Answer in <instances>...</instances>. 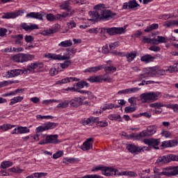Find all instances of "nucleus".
Instances as JSON below:
<instances>
[{
	"mask_svg": "<svg viewBox=\"0 0 178 178\" xmlns=\"http://www.w3.org/2000/svg\"><path fill=\"white\" fill-rule=\"evenodd\" d=\"M88 15L90 18H88L89 22H98V20H111L116 16V13L110 10H99L95 11H89Z\"/></svg>",
	"mask_w": 178,
	"mask_h": 178,
	"instance_id": "obj_1",
	"label": "nucleus"
},
{
	"mask_svg": "<svg viewBox=\"0 0 178 178\" xmlns=\"http://www.w3.org/2000/svg\"><path fill=\"white\" fill-rule=\"evenodd\" d=\"M43 67L42 63H31L27 68L23 70H11L7 72L8 77H16L19 76V74H23L24 73H31L35 69H42Z\"/></svg>",
	"mask_w": 178,
	"mask_h": 178,
	"instance_id": "obj_2",
	"label": "nucleus"
},
{
	"mask_svg": "<svg viewBox=\"0 0 178 178\" xmlns=\"http://www.w3.org/2000/svg\"><path fill=\"white\" fill-rule=\"evenodd\" d=\"M178 70V63L176 64L175 67L170 66L167 70H154L152 72H145L141 74L140 79H146V77H159V76H165L166 72L170 73H173V72H177Z\"/></svg>",
	"mask_w": 178,
	"mask_h": 178,
	"instance_id": "obj_3",
	"label": "nucleus"
},
{
	"mask_svg": "<svg viewBox=\"0 0 178 178\" xmlns=\"http://www.w3.org/2000/svg\"><path fill=\"white\" fill-rule=\"evenodd\" d=\"M156 133V126L155 125H150L148 126L146 129V130H143L139 134H132L130 135V137L131 138H134V140H143L144 137H152L154 134Z\"/></svg>",
	"mask_w": 178,
	"mask_h": 178,
	"instance_id": "obj_4",
	"label": "nucleus"
},
{
	"mask_svg": "<svg viewBox=\"0 0 178 178\" xmlns=\"http://www.w3.org/2000/svg\"><path fill=\"white\" fill-rule=\"evenodd\" d=\"M161 93L159 92H147L142 93L139 96V100L142 104H151V102H155L159 98Z\"/></svg>",
	"mask_w": 178,
	"mask_h": 178,
	"instance_id": "obj_5",
	"label": "nucleus"
},
{
	"mask_svg": "<svg viewBox=\"0 0 178 178\" xmlns=\"http://www.w3.org/2000/svg\"><path fill=\"white\" fill-rule=\"evenodd\" d=\"M127 26L123 27H112V28H101V33H107L109 35H117L118 34H123L125 33Z\"/></svg>",
	"mask_w": 178,
	"mask_h": 178,
	"instance_id": "obj_6",
	"label": "nucleus"
},
{
	"mask_svg": "<svg viewBox=\"0 0 178 178\" xmlns=\"http://www.w3.org/2000/svg\"><path fill=\"white\" fill-rule=\"evenodd\" d=\"M171 161L178 162V156L176 154H170L168 156H160L156 159L155 165L162 166V165H165V163H169V162H171Z\"/></svg>",
	"mask_w": 178,
	"mask_h": 178,
	"instance_id": "obj_7",
	"label": "nucleus"
},
{
	"mask_svg": "<svg viewBox=\"0 0 178 178\" xmlns=\"http://www.w3.org/2000/svg\"><path fill=\"white\" fill-rule=\"evenodd\" d=\"M57 126L58 124L55 122H47L41 126L36 127L35 131L36 133H42V131H47V130H52L56 129Z\"/></svg>",
	"mask_w": 178,
	"mask_h": 178,
	"instance_id": "obj_8",
	"label": "nucleus"
},
{
	"mask_svg": "<svg viewBox=\"0 0 178 178\" xmlns=\"http://www.w3.org/2000/svg\"><path fill=\"white\" fill-rule=\"evenodd\" d=\"M144 144L146 145H149V147H153L154 149H159V144H161V139L160 138H145L143 140Z\"/></svg>",
	"mask_w": 178,
	"mask_h": 178,
	"instance_id": "obj_9",
	"label": "nucleus"
},
{
	"mask_svg": "<svg viewBox=\"0 0 178 178\" xmlns=\"http://www.w3.org/2000/svg\"><path fill=\"white\" fill-rule=\"evenodd\" d=\"M120 172L113 167H106L104 166V168L103 170V175L106 177L109 176H116V177H120Z\"/></svg>",
	"mask_w": 178,
	"mask_h": 178,
	"instance_id": "obj_10",
	"label": "nucleus"
},
{
	"mask_svg": "<svg viewBox=\"0 0 178 178\" xmlns=\"http://www.w3.org/2000/svg\"><path fill=\"white\" fill-rule=\"evenodd\" d=\"M43 16H45V13L40 11L39 13H30L26 14V17L30 19H37L38 20H44Z\"/></svg>",
	"mask_w": 178,
	"mask_h": 178,
	"instance_id": "obj_11",
	"label": "nucleus"
},
{
	"mask_svg": "<svg viewBox=\"0 0 178 178\" xmlns=\"http://www.w3.org/2000/svg\"><path fill=\"white\" fill-rule=\"evenodd\" d=\"M23 13H24V12L22 10L13 13H7L2 15V19H15V17L20 16V15H23Z\"/></svg>",
	"mask_w": 178,
	"mask_h": 178,
	"instance_id": "obj_12",
	"label": "nucleus"
},
{
	"mask_svg": "<svg viewBox=\"0 0 178 178\" xmlns=\"http://www.w3.org/2000/svg\"><path fill=\"white\" fill-rule=\"evenodd\" d=\"M94 143V139L92 138H89L86 142L83 143L81 146V149L82 151H88L92 147V143Z\"/></svg>",
	"mask_w": 178,
	"mask_h": 178,
	"instance_id": "obj_13",
	"label": "nucleus"
},
{
	"mask_svg": "<svg viewBox=\"0 0 178 178\" xmlns=\"http://www.w3.org/2000/svg\"><path fill=\"white\" fill-rule=\"evenodd\" d=\"M20 27L25 30V31H33V30H38L39 29L37 24H30V25H28L26 23L21 24Z\"/></svg>",
	"mask_w": 178,
	"mask_h": 178,
	"instance_id": "obj_14",
	"label": "nucleus"
},
{
	"mask_svg": "<svg viewBox=\"0 0 178 178\" xmlns=\"http://www.w3.org/2000/svg\"><path fill=\"white\" fill-rule=\"evenodd\" d=\"M70 104L73 108H79L80 105H83V101H81V98L80 97H74L70 101Z\"/></svg>",
	"mask_w": 178,
	"mask_h": 178,
	"instance_id": "obj_15",
	"label": "nucleus"
},
{
	"mask_svg": "<svg viewBox=\"0 0 178 178\" xmlns=\"http://www.w3.org/2000/svg\"><path fill=\"white\" fill-rule=\"evenodd\" d=\"M60 29V26L58 24L54 25V27L49 30L43 31L42 34L43 35H49V34H55Z\"/></svg>",
	"mask_w": 178,
	"mask_h": 178,
	"instance_id": "obj_16",
	"label": "nucleus"
},
{
	"mask_svg": "<svg viewBox=\"0 0 178 178\" xmlns=\"http://www.w3.org/2000/svg\"><path fill=\"white\" fill-rule=\"evenodd\" d=\"M47 144H58V135H50L46 137Z\"/></svg>",
	"mask_w": 178,
	"mask_h": 178,
	"instance_id": "obj_17",
	"label": "nucleus"
},
{
	"mask_svg": "<svg viewBox=\"0 0 178 178\" xmlns=\"http://www.w3.org/2000/svg\"><path fill=\"white\" fill-rule=\"evenodd\" d=\"M60 9L63 10H65L66 12L74 11V10L72 9V6H70V1H65L63 3L60 5Z\"/></svg>",
	"mask_w": 178,
	"mask_h": 178,
	"instance_id": "obj_18",
	"label": "nucleus"
},
{
	"mask_svg": "<svg viewBox=\"0 0 178 178\" xmlns=\"http://www.w3.org/2000/svg\"><path fill=\"white\" fill-rule=\"evenodd\" d=\"M97 120H98V118L90 117L83 120V126H91L92 124H94Z\"/></svg>",
	"mask_w": 178,
	"mask_h": 178,
	"instance_id": "obj_19",
	"label": "nucleus"
},
{
	"mask_svg": "<svg viewBox=\"0 0 178 178\" xmlns=\"http://www.w3.org/2000/svg\"><path fill=\"white\" fill-rule=\"evenodd\" d=\"M128 151L131 152V154H134L135 152H140L143 148L140 149V147L136 146V145H128L127 147Z\"/></svg>",
	"mask_w": 178,
	"mask_h": 178,
	"instance_id": "obj_20",
	"label": "nucleus"
},
{
	"mask_svg": "<svg viewBox=\"0 0 178 178\" xmlns=\"http://www.w3.org/2000/svg\"><path fill=\"white\" fill-rule=\"evenodd\" d=\"M154 57L149 54L145 55L140 58V60L142 62H145V63H149V62H154Z\"/></svg>",
	"mask_w": 178,
	"mask_h": 178,
	"instance_id": "obj_21",
	"label": "nucleus"
},
{
	"mask_svg": "<svg viewBox=\"0 0 178 178\" xmlns=\"http://www.w3.org/2000/svg\"><path fill=\"white\" fill-rule=\"evenodd\" d=\"M120 176H128V177H137V173L133 171H122L120 172Z\"/></svg>",
	"mask_w": 178,
	"mask_h": 178,
	"instance_id": "obj_22",
	"label": "nucleus"
},
{
	"mask_svg": "<svg viewBox=\"0 0 178 178\" xmlns=\"http://www.w3.org/2000/svg\"><path fill=\"white\" fill-rule=\"evenodd\" d=\"M31 59H34V56L33 55L21 54V63L28 62V60H31Z\"/></svg>",
	"mask_w": 178,
	"mask_h": 178,
	"instance_id": "obj_23",
	"label": "nucleus"
},
{
	"mask_svg": "<svg viewBox=\"0 0 178 178\" xmlns=\"http://www.w3.org/2000/svg\"><path fill=\"white\" fill-rule=\"evenodd\" d=\"M69 100H60V102L56 106V108L58 109H65V108H67V106H69Z\"/></svg>",
	"mask_w": 178,
	"mask_h": 178,
	"instance_id": "obj_24",
	"label": "nucleus"
},
{
	"mask_svg": "<svg viewBox=\"0 0 178 178\" xmlns=\"http://www.w3.org/2000/svg\"><path fill=\"white\" fill-rule=\"evenodd\" d=\"M104 68V65H99L97 67H92L86 70L88 73H97L99 70Z\"/></svg>",
	"mask_w": 178,
	"mask_h": 178,
	"instance_id": "obj_25",
	"label": "nucleus"
},
{
	"mask_svg": "<svg viewBox=\"0 0 178 178\" xmlns=\"http://www.w3.org/2000/svg\"><path fill=\"white\" fill-rule=\"evenodd\" d=\"M149 106V108H155V109H159V108H166V106H168V104H164L162 102H155L150 104Z\"/></svg>",
	"mask_w": 178,
	"mask_h": 178,
	"instance_id": "obj_26",
	"label": "nucleus"
},
{
	"mask_svg": "<svg viewBox=\"0 0 178 178\" xmlns=\"http://www.w3.org/2000/svg\"><path fill=\"white\" fill-rule=\"evenodd\" d=\"M24 99V97L22 96H17L10 99L9 105H15V104H17L18 102H22Z\"/></svg>",
	"mask_w": 178,
	"mask_h": 178,
	"instance_id": "obj_27",
	"label": "nucleus"
},
{
	"mask_svg": "<svg viewBox=\"0 0 178 178\" xmlns=\"http://www.w3.org/2000/svg\"><path fill=\"white\" fill-rule=\"evenodd\" d=\"M158 39L154 38V45H158L162 42H168V38L163 36H157Z\"/></svg>",
	"mask_w": 178,
	"mask_h": 178,
	"instance_id": "obj_28",
	"label": "nucleus"
},
{
	"mask_svg": "<svg viewBox=\"0 0 178 178\" xmlns=\"http://www.w3.org/2000/svg\"><path fill=\"white\" fill-rule=\"evenodd\" d=\"M171 168H165L163 169V172H161L162 176H166L167 177H172Z\"/></svg>",
	"mask_w": 178,
	"mask_h": 178,
	"instance_id": "obj_29",
	"label": "nucleus"
},
{
	"mask_svg": "<svg viewBox=\"0 0 178 178\" xmlns=\"http://www.w3.org/2000/svg\"><path fill=\"white\" fill-rule=\"evenodd\" d=\"M125 56L127 59V62H133L134 58L137 56V52L135 51L134 53H128L125 54Z\"/></svg>",
	"mask_w": 178,
	"mask_h": 178,
	"instance_id": "obj_30",
	"label": "nucleus"
},
{
	"mask_svg": "<svg viewBox=\"0 0 178 178\" xmlns=\"http://www.w3.org/2000/svg\"><path fill=\"white\" fill-rule=\"evenodd\" d=\"M19 134H27L30 131V129L27 127H17Z\"/></svg>",
	"mask_w": 178,
	"mask_h": 178,
	"instance_id": "obj_31",
	"label": "nucleus"
},
{
	"mask_svg": "<svg viewBox=\"0 0 178 178\" xmlns=\"http://www.w3.org/2000/svg\"><path fill=\"white\" fill-rule=\"evenodd\" d=\"M158 27H159V25L158 24H152L150 26L146 27L144 31L145 33H149L150 31H152V30H156Z\"/></svg>",
	"mask_w": 178,
	"mask_h": 178,
	"instance_id": "obj_32",
	"label": "nucleus"
},
{
	"mask_svg": "<svg viewBox=\"0 0 178 178\" xmlns=\"http://www.w3.org/2000/svg\"><path fill=\"white\" fill-rule=\"evenodd\" d=\"M10 166H13L12 161H4L1 163V168H2V169H8V168H10Z\"/></svg>",
	"mask_w": 178,
	"mask_h": 178,
	"instance_id": "obj_33",
	"label": "nucleus"
},
{
	"mask_svg": "<svg viewBox=\"0 0 178 178\" xmlns=\"http://www.w3.org/2000/svg\"><path fill=\"white\" fill-rule=\"evenodd\" d=\"M110 120H118V122H122V117L119 114H111L108 116Z\"/></svg>",
	"mask_w": 178,
	"mask_h": 178,
	"instance_id": "obj_34",
	"label": "nucleus"
},
{
	"mask_svg": "<svg viewBox=\"0 0 178 178\" xmlns=\"http://www.w3.org/2000/svg\"><path fill=\"white\" fill-rule=\"evenodd\" d=\"M10 172H12L13 173H23V172H24V170L20 168V167L19 166H14L11 168L9 169Z\"/></svg>",
	"mask_w": 178,
	"mask_h": 178,
	"instance_id": "obj_35",
	"label": "nucleus"
},
{
	"mask_svg": "<svg viewBox=\"0 0 178 178\" xmlns=\"http://www.w3.org/2000/svg\"><path fill=\"white\" fill-rule=\"evenodd\" d=\"M87 80L90 81V83H101V81H102L101 76H90Z\"/></svg>",
	"mask_w": 178,
	"mask_h": 178,
	"instance_id": "obj_36",
	"label": "nucleus"
},
{
	"mask_svg": "<svg viewBox=\"0 0 178 178\" xmlns=\"http://www.w3.org/2000/svg\"><path fill=\"white\" fill-rule=\"evenodd\" d=\"M72 45H73L72 40L63 41L60 44H58V47H63L64 48H66L67 47H72Z\"/></svg>",
	"mask_w": 178,
	"mask_h": 178,
	"instance_id": "obj_37",
	"label": "nucleus"
},
{
	"mask_svg": "<svg viewBox=\"0 0 178 178\" xmlns=\"http://www.w3.org/2000/svg\"><path fill=\"white\" fill-rule=\"evenodd\" d=\"M166 108L172 109L173 112L178 113V104H167Z\"/></svg>",
	"mask_w": 178,
	"mask_h": 178,
	"instance_id": "obj_38",
	"label": "nucleus"
},
{
	"mask_svg": "<svg viewBox=\"0 0 178 178\" xmlns=\"http://www.w3.org/2000/svg\"><path fill=\"white\" fill-rule=\"evenodd\" d=\"M95 123H96L97 126H98V127H108V121H106V120L99 121L98 120H97L95 121Z\"/></svg>",
	"mask_w": 178,
	"mask_h": 178,
	"instance_id": "obj_39",
	"label": "nucleus"
},
{
	"mask_svg": "<svg viewBox=\"0 0 178 178\" xmlns=\"http://www.w3.org/2000/svg\"><path fill=\"white\" fill-rule=\"evenodd\" d=\"M76 87H78V88L81 89V88H84V87H88L89 84L85 81H81L76 83Z\"/></svg>",
	"mask_w": 178,
	"mask_h": 178,
	"instance_id": "obj_40",
	"label": "nucleus"
},
{
	"mask_svg": "<svg viewBox=\"0 0 178 178\" xmlns=\"http://www.w3.org/2000/svg\"><path fill=\"white\" fill-rule=\"evenodd\" d=\"M104 167L105 166H104L103 165H96L92 168V172H99V170H100L103 174Z\"/></svg>",
	"mask_w": 178,
	"mask_h": 178,
	"instance_id": "obj_41",
	"label": "nucleus"
},
{
	"mask_svg": "<svg viewBox=\"0 0 178 178\" xmlns=\"http://www.w3.org/2000/svg\"><path fill=\"white\" fill-rule=\"evenodd\" d=\"M138 6H140V4H138L136 0L129 1V8L130 9H134V8H137Z\"/></svg>",
	"mask_w": 178,
	"mask_h": 178,
	"instance_id": "obj_42",
	"label": "nucleus"
},
{
	"mask_svg": "<svg viewBox=\"0 0 178 178\" xmlns=\"http://www.w3.org/2000/svg\"><path fill=\"white\" fill-rule=\"evenodd\" d=\"M13 127H16V125H13L10 124H3V131H8V130H10L13 129Z\"/></svg>",
	"mask_w": 178,
	"mask_h": 178,
	"instance_id": "obj_43",
	"label": "nucleus"
},
{
	"mask_svg": "<svg viewBox=\"0 0 178 178\" xmlns=\"http://www.w3.org/2000/svg\"><path fill=\"white\" fill-rule=\"evenodd\" d=\"M104 71L106 72V73H113V72H116V67H105Z\"/></svg>",
	"mask_w": 178,
	"mask_h": 178,
	"instance_id": "obj_44",
	"label": "nucleus"
},
{
	"mask_svg": "<svg viewBox=\"0 0 178 178\" xmlns=\"http://www.w3.org/2000/svg\"><path fill=\"white\" fill-rule=\"evenodd\" d=\"M161 134L162 137H165V138H170V136H172V133L166 130H162Z\"/></svg>",
	"mask_w": 178,
	"mask_h": 178,
	"instance_id": "obj_45",
	"label": "nucleus"
},
{
	"mask_svg": "<svg viewBox=\"0 0 178 178\" xmlns=\"http://www.w3.org/2000/svg\"><path fill=\"white\" fill-rule=\"evenodd\" d=\"M76 161L74 158L64 157L63 159V163H73Z\"/></svg>",
	"mask_w": 178,
	"mask_h": 178,
	"instance_id": "obj_46",
	"label": "nucleus"
},
{
	"mask_svg": "<svg viewBox=\"0 0 178 178\" xmlns=\"http://www.w3.org/2000/svg\"><path fill=\"white\" fill-rule=\"evenodd\" d=\"M74 15V11H66L61 14L62 17H70Z\"/></svg>",
	"mask_w": 178,
	"mask_h": 178,
	"instance_id": "obj_47",
	"label": "nucleus"
},
{
	"mask_svg": "<svg viewBox=\"0 0 178 178\" xmlns=\"http://www.w3.org/2000/svg\"><path fill=\"white\" fill-rule=\"evenodd\" d=\"M143 42L145 44H153L155 42V38H145L144 37L143 39Z\"/></svg>",
	"mask_w": 178,
	"mask_h": 178,
	"instance_id": "obj_48",
	"label": "nucleus"
},
{
	"mask_svg": "<svg viewBox=\"0 0 178 178\" xmlns=\"http://www.w3.org/2000/svg\"><path fill=\"white\" fill-rule=\"evenodd\" d=\"M12 59L13 60H14V62L22 63V54H18L17 55H15L13 56Z\"/></svg>",
	"mask_w": 178,
	"mask_h": 178,
	"instance_id": "obj_49",
	"label": "nucleus"
},
{
	"mask_svg": "<svg viewBox=\"0 0 178 178\" xmlns=\"http://www.w3.org/2000/svg\"><path fill=\"white\" fill-rule=\"evenodd\" d=\"M62 69H67L70 65H72V61L70 60L65 61L63 63H61Z\"/></svg>",
	"mask_w": 178,
	"mask_h": 178,
	"instance_id": "obj_50",
	"label": "nucleus"
},
{
	"mask_svg": "<svg viewBox=\"0 0 178 178\" xmlns=\"http://www.w3.org/2000/svg\"><path fill=\"white\" fill-rule=\"evenodd\" d=\"M136 107H131V106H127L124 108L125 113H132V112H135Z\"/></svg>",
	"mask_w": 178,
	"mask_h": 178,
	"instance_id": "obj_51",
	"label": "nucleus"
},
{
	"mask_svg": "<svg viewBox=\"0 0 178 178\" xmlns=\"http://www.w3.org/2000/svg\"><path fill=\"white\" fill-rule=\"evenodd\" d=\"M133 92H136L135 90H120L118 94H133Z\"/></svg>",
	"mask_w": 178,
	"mask_h": 178,
	"instance_id": "obj_52",
	"label": "nucleus"
},
{
	"mask_svg": "<svg viewBox=\"0 0 178 178\" xmlns=\"http://www.w3.org/2000/svg\"><path fill=\"white\" fill-rule=\"evenodd\" d=\"M37 119L39 120H49V119H54V117L52 115H37Z\"/></svg>",
	"mask_w": 178,
	"mask_h": 178,
	"instance_id": "obj_53",
	"label": "nucleus"
},
{
	"mask_svg": "<svg viewBox=\"0 0 178 178\" xmlns=\"http://www.w3.org/2000/svg\"><path fill=\"white\" fill-rule=\"evenodd\" d=\"M171 168V177L177 176L178 175V166L170 167Z\"/></svg>",
	"mask_w": 178,
	"mask_h": 178,
	"instance_id": "obj_54",
	"label": "nucleus"
},
{
	"mask_svg": "<svg viewBox=\"0 0 178 178\" xmlns=\"http://www.w3.org/2000/svg\"><path fill=\"white\" fill-rule=\"evenodd\" d=\"M49 58L54 59L55 60H62V56L58 54H49Z\"/></svg>",
	"mask_w": 178,
	"mask_h": 178,
	"instance_id": "obj_55",
	"label": "nucleus"
},
{
	"mask_svg": "<svg viewBox=\"0 0 178 178\" xmlns=\"http://www.w3.org/2000/svg\"><path fill=\"white\" fill-rule=\"evenodd\" d=\"M46 18L49 22H54V20H56V17H55V15L52 13L47 14L46 15Z\"/></svg>",
	"mask_w": 178,
	"mask_h": 178,
	"instance_id": "obj_56",
	"label": "nucleus"
},
{
	"mask_svg": "<svg viewBox=\"0 0 178 178\" xmlns=\"http://www.w3.org/2000/svg\"><path fill=\"white\" fill-rule=\"evenodd\" d=\"M115 108V105H113V104L110 103V104H105V105L103 106L102 110H103V111H106V110H108V109H112V108Z\"/></svg>",
	"mask_w": 178,
	"mask_h": 178,
	"instance_id": "obj_57",
	"label": "nucleus"
},
{
	"mask_svg": "<svg viewBox=\"0 0 178 178\" xmlns=\"http://www.w3.org/2000/svg\"><path fill=\"white\" fill-rule=\"evenodd\" d=\"M163 26L165 27H173V26H175V21L174 20L167 21L164 23Z\"/></svg>",
	"mask_w": 178,
	"mask_h": 178,
	"instance_id": "obj_58",
	"label": "nucleus"
},
{
	"mask_svg": "<svg viewBox=\"0 0 178 178\" xmlns=\"http://www.w3.org/2000/svg\"><path fill=\"white\" fill-rule=\"evenodd\" d=\"M60 156H63V151H58L53 154L54 159H58V158H60Z\"/></svg>",
	"mask_w": 178,
	"mask_h": 178,
	"instance_id": "obj_59",
	"label": "nucleus"
},
{
	"mask_svg": "<svg viewBox=\"0 0 178 178\" xmlns=\"http://www.w3.org/2000/svg\"><path fill=\"white\" fill-rule=\"evenodd\" d=\"M48 173L47 172H35V178H42L45 177V176H47Z\"/></svg>",
	"mask_w": 178,
	"mask_h": 178,
	"instance_id": "obj_60",
	"label": "nucleus"
},
{
	"mask_svg": "<svg viewBox=\"0 0 178 178\" xmlns=\"http://www.w3.org/2000/svg\"><path fill=\"white\" fill-rule=\"evenodd\" d=\"M17 92H19V90L12 91L8 93H5V94L1 95V97H10V96L16 95V94H17Z\"/></svg>",
	"mask_w": 178,
	"mask_h": 178,
	"instance_id": "obj_61",
	"label": "nucleus"
},
{
	"mask_svg": "<svg viewBox=\"0 0 178 178\" xmlns=\"http://www.w3.org/2000/svg\"><path fill=\"white\" fill-rule=\"evenodd\" d=\"M149 51H153L154 52H159L161 51V47L159 46H152L149 48Z\"/></svg>",
	"mask_w": 178,
	"mask_h": 178,
	"instance_id": "obj_62",
	"label": "nucleus"
},
{
	"mask_svg": "<svg viewBox=\"0 0 178 178\" xmlns=\"http://www.w3.org/2000/svg\"><path fill=\"white\" fill-rule=\"evenodd\" d=\"M25 41L26 42H33V41H34V37L32 35H26Z\"/></svg>",
	"mask_w": 178,
	"mask_h": 178,
	"instance_id": "obj_63",
	"label": "nucleus"
},
{
	"mask_svg": "<svg viewBox=\"0 0 178 178\" xmlns=\"http://www.w3.org/2000/svg\"><path fill=\"white\" fill-rule=\"evenodd\" d=\"M81 178H101V176L97 175H88L82 177Z\"/></svg>",
	"mask_w": 178,
	"mask_h": 178,
	"instance_id": "obj_64",
	"label": "nucleus"
}]
</instances>
